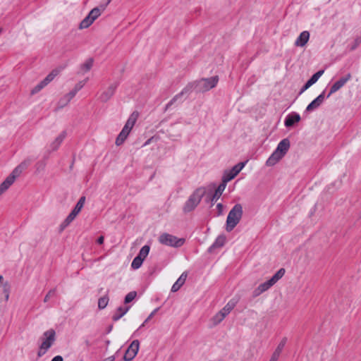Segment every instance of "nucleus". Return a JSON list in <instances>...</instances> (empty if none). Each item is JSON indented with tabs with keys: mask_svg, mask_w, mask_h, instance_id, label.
Listing matches in <instances>:
<instances>
[{
	"mask_svg": "<svg viewBox=\"0 0 361 361\" xmlns=\"http://www.w3.org/2000/svg\"><path fill=\"white\" fill-rule=\"evenodd\" d=\"M310 38V33L308 31L302 32L298 37L295 42V45L297 47H304L308 42Z\"/></svg>",
	"mask_w": 361,
	"mask_h": 361,
	"instance_id": "19",
	"label": "nucleus"
},
{
	"mask_svg": "<svg viewBox=\"0 0 361 361\" xmlns=\"http://www.w3.org/2000/svg\"><path fill=\"white\" fill-rule=\"evenodd\" d=\"M59 70L54 69L51 71V72L49 73L42 81L47 86L49 82H51L54 79V78L59 74Z\"/></svg>",
	"mask_w": 361,
	"mask_h": 361,
	"instance_id": "26",
	"label": "nucleus"
},
{
	"mask_svg": "<svg viewBox=\"0 0 361 361\" xmlns=\"http://www.w3.org/2000/svg\"><path fill=\"white\" fill-rule=\"evenodd\" d=\"M112 0H107L106 2L104 4L100 5V7L102 8V11H104L106 7L108 6V4Z\"/></svg>",
	"mask_w": 361,
	"mask_h": 361,
	"instance_id": "51",
	"label": "nucleus"
},
{
	"mask_svg": "<svg viewBox=\"0 0 361 361\" xmlns=\"http://www.w3.org/2000/svg\"><path fill=\"white\" fill-rule=\"evenodd\" d=\"M73 221V220L70 219L68 216H67L64 221L59 226V232H62L67 226L70 225V224Z\"/></svg>",
	"mask_w": 361,
	"mask_h": 361,
	"instance_id": "39",
	"label": "nucleus"
},
{
	"mask_svg": "<svg viewBox=\"0 0 361 361\" xmlns=\"http://www.w3.org/2000/svg\"><path fill=\"white\" fill-rule=\"evenodd\" d=\"M140 346L138 340H134L127 348L123 359L125 361H131L136 356Z\"/></svg>",
	"mask_w": 361,
	"mask_h": 361,
	"instance_id": "9",
	"label": "nucleus"
},
{
	"mask_svg": "<svg viewBox=\"0 0 361 361\" xmlns=\"http://www.w3.org/2000/svg\"><path fill=\"white\" fill-rule=\"evenodd\" d=\"M71 101L64 95L58 102V109H62L67 106Z\"/></svg>",
	"mask_w": 361,
	"mask_h": 361,
	"instance_id": "38",
	"label": "nucleus"
},
{
	"mask_svg": "<svg viewBox=\"0 0 361 361\" xmlns=\"http://www.w3.org/2000/svg\"><path fill=\"white\" fill-rule=\"evenodd\" d=\"M93 59H88L83 64L81 65V68L85 72L89 71L93 66Z\"/></svg>",
	"mask_w": 361,
	"mask_h": 361,
	"instance_id": "34",
	"label": "nucleus"
},
{
	"mask_svg": "<svg viewBox=\"0 0 361 361\" xmlns=\"http://www.w3.org/2000/svg\"><path fill=\"white\" fill-rule=\"evenodd\" d=\"M118 86V82L111 84L106 90H105L99 96V99L102 102H108L114 94Z\"/></svg>",
	"mask_w": 361,
	"mask_h": 361,
	"instance_id": "11",
	"label": "nucleus"
},
{
	"mask_svg": "<svg viewBox=\"0 0 361 361\" xmlns=\"http://www.w3.org/2000/svg\"><path fill=\"white\" fill-rule=\"evenodd\" d=\"M361 44V35H357L353 42L348 45V49L350 51L356 50Z\"/></svg>",
	"mask_w": 361,
	"mask_h": 361,
	"instance_id": "24",
	"label": "nucleus"
},
{
	"mask_svg": "<svg viewBox=\"0 0 361 361\" xmlns=\"http://www.w3.org/2000/svg\"><path fill=\"white\" fill-rule=\"evenodd\" d=\"M3 279H4L3 276H0V283H1V282H2Z\"/></svg>",
	"mask_w": 361,
	"mask_h": 361,
	"instance_id": "55",
	"label": "nucleus"
},
{
	"mask_svg": "<svg viewBox=\"0 0 361 361\" xmlns=\"http://www.w3.org/2000/svg\"><path fill=\"white\" fill-rule=\"evenodd\" d=\"M186 278L187 274L185 272H183L172 286L171 290V292L175 293L178 291L180 288V287L185 283Z\"/></svg>",
	"mask_w": 361,
	"mask_h": 361,
	"instance_id": "21",
	"label": "nucleus"
},
{
	"mask_svg": "<svg viewBox=\"0 0 361 361\" xmlns=\"http://www.w3.org/2000/svg\"><path fill=\"white\" fill-rule=\"evenodd\" d=\"M127 137H128V135L126 134H123V133L121 131L116 137V145L117 146L121 145L125 142V140H126Z\"/></svg>",
	"mask_w": 361,
	"mask_h": 361,
	"instance_id": "37",
	"label": "nucleus"
},
{
	"mask_svg": "<svg viewBox=\"0 0 361 361\" xmlns=\"http://www.w3.org/2000/svg\"><path fill=\"white\" fill-rule=\"evenodd\" d=\"M66 131L63 130L50 144V146H49L50 151L54 152V151L57 150L59 148V147L61 145L63 140L66 138Z\"/></svg>",
	"mask_w": 361,
	"mask_h": 361,
	"instance_id": "17",
	"label": "nucleus"
},
{
	"mask_svg": "<svg viewBox=\"0 0 361 361\" xmlns=\"http://www.w3.org/2000/svg\"><path fill=\"white\" fill-rule=\"evenodd\" d=\"M324 73V70H320L315 73L312 77L306 82V83L302 87L300 90L299 94H302L305 91H306L309 87H310L312 85H314L319 78L323 75Z\"/></svg>",
	"mask_w": 361,
	"mask_h": 361,
	"instance_id": "13",
	"label": "nucleus"
},
{
	"mask_svg": "<svg viewBox=\"0 0 361 361\" xmlns=\"http://www.w3.org/2000/svg\"><path fill=\"white\" fill-rule=\"evenodd\" d=\"M55 335L56 333L54 329H49L44 333L43 336H44V339L39 346V350L37 353L38 357L44 355L47 350L52 345L55 341Z\"/></svg>",
	"mask_w": 361,
	"mask_h": 361,
	"instance_id": "7",
	"label": "nucleus"
},
{
	"mask_svg": "<svg viewBox=\"0 0 361 361\" xmlns=\"http://www.w3.org/2000/svg\"><path fill=\"white\" fill-rule=\"evenodd\" d=\"M290 140L288 138L283 139L267 160L266 165L268 166H274L287 153L290 148Z\"/></svg>",
	"mask_w": 361,
	"mask_h": 361,
	"instance_id": "2",
	"label": "nucleus"
},
{
	"mask_svg": "<svg viewBox=\"0 0 361 361\" xmlns=\"http://www.w3.org/2000/svg\"><path fill=\"white\" fill-rule=\"evenodd\" d=\"M143 261H144L143 258H141L140 257L136 256L133 259V262L131 263V267L133 269H139L142 266Z\"/></svg>",
	"mask_w": 361,
	"mask_h": 361,
	"instance_id": "31",
	"label": "nucleus"
},
{
	"mask_svg": "<svg viewBox=\"0 0 361 361\" xmlns=\"http://www.w3.org/2000/svg\"><path fill=\"white\" fill-rule=\"evenodd\" d=\"M287 338L286 337L283 338L281 342L279 343L278 346L275 349L274 352L271 355V357L279 360V356L281 353V352L283 350V348L286 343Z\"/></svg>",
	"mask_w": 361,
	"mask_h": 361,
	"instance_id": "23",
	"label": "nucleus"
},
{
	"mask_svg": "<svg viewBox=\"0 0 361 361\" xmlns=\"http://www.w3.org/2000/svg\"><path fill=\"white\" fill-rule=\"evenodd\" d=\"M46 85L41 81L39 84H37L32 90L31 94H35L39 92L41 90H42Z\"/></svg>",
	"mask_w": 361,
	"mask_h": 361,
	"instance_id": "40",
	"label": "nucleus"
},
{
	"mask_svg": "<svg viewBox=\"0 0 361 361\" xmlns=\"http://www.w3.org/2000/svg\"><path fill=\"white\" fill-rule=\"evenodd\" d=\"M85 197L81 196L80 197V199L78 200L75 207L73 209V210L71 212V213L68 215V216L70 218V219L73 221L75 219L77 215L80 213V212L82 209V207L85 204Z\"/></svg>",
	"mask_w": 361,
	"mask_h": 361,
	"instance_id": "15",
	"label": "nucleus"
},
{
	"mask_svg": "<svg viewBox=\"0 0 361 361\" xmlns=\"http://www.w3.org/2000/svg\"><path fill=\"white\" fill-rule=\"evenodd\" d=\"M76 94L77 92H74V90L73 89L71 91H70L68 94L65 95L71 101L76 95Z\"/></svg>",
	"mask_w": 361,
	"mask_h": 361,
	"instance_id": "46",
	"label": "nucleus"
},
{
	"mask_svg": "<svg viewBox=\"0 0 361 361\" xmlns=\"http://www.w3.org/2000/svg\"><path fill=\"white\" fill-rule=\"evenodd\" d=\"M274 284L272 283V281L268 280L261 284H259L258 286L262 290V292L264 293L269 290L271 286H273Z\"/></svg>",
	"mask_w": 361,
	"mask_h": 361,
	"instance_id": "35",
	"label": "nucleus"
},
{
	"mask_svg": "<svg viewBox=\"0 0 361 361\" xmlns=\"http://www.w3.org/2000/svg\"><path fill=\"white\" fill-rule=\"evenodd\" d=\"M55 292H56V288H53V289L50 290L48 292V293L45 295V297L44 298V302H48L49 298H50V297L55 294Z\"/></svg>",
	"mask_w": 361,
	"mask_h": 361,
	"instance_id": "44",
	"label": "nucleus"
},
{
	"mask_svg": "<svg viewBox=\"0 0 361 361\" xmlns=\"http://www.w3.org/2000/svg\"><path fill=\"white\" fill-rule=\"evenodd\" d=\"M85 345H86V346H87V347H90V346L91 345V343H90V341H88V340H86V341H85Z\"/></svg>",
	"mask_w": 361,
	"mask_h": 361,
	"instance_id": "53",
	"label": "nucleus"
},
{
	"mask_svg": "<svg viewBox=\"0 0 361 361\" xmlns=\"http://www.w3.org/2000/svg\"><path fill=\"white\" fill-rule=\"evenodd\" d=\"M285 272V269L281 268L269 280L272 281V283L274 285L279 279H281L284 276Z\"/></svg>",
	"mask_w": 361,
	"mask_h": 361,
	"instance_id": "28",
	"label": "nucleus"
},
{
	"mask_svg": "<svg viewBox=\"0 0 361 361\" xmlns=\"http://www.w3.org/2000/svg\"><path fill=\"white\" fill-rule=\"evenodd\" d=\"M219 77L217 75L208 78H202L199 80L188 84L178 94H176L165 106V111H167L173 104L179 102L181 103L183 100L181 97L184 94H190L193 90L197 92H205L215 87L219 82Z\"/></svg>",
	"mask_w": 361,
	"mask_h": 361,
	"instance_id": "1",
	"label": "nucleus"
},
{
	"mask_svg": "<svg viewBox=\"0 0 361 361\" xmlns=\"http://www.w3.org/2000/svg\"><path fill=\"white\" fill-rule=\"evenodd\" d=\"M351 74L348 73L345 76L335 82L331 87L329 92L326 95V98H329L331 94L342 88L351 79Z\"/></svg>",
	"mask_w": 361,
	"mask_h": 361,
	"instance_id": "10",
	"label": "nucleus"
},
{
	"mask_svg": "<svg viewBox=\"0 0 361 361\" xmlns=\"http://www.w3.org/2000/svg\"><path fill=\"white\" fill-rule=\"evenodd\" d=\"M216 209L218 211V216H220L223 214L224 205L221 203H218L216 204Z\"/></svg>",
	"mask_w": 361,
	"mask_h": 361,
	"instance_id": "47",
	"label": "nucleus"
},
{
	"mask_svg": "<svg viewBox=\"0 0 361 361\" xmlns=\"http://www.w3.org/2000/svg\"><path fill=\"white\" fill-rule=\"evenodd\" d=\"M3 292L5 295L6 300H8L9 298V293H10V287L8 284H5L4 286Z\"/></svg>",
	"mask_w": 361,
	"mask_h": 361,
	"instance_id": "42",
	"label": "nucleus"
},
{
	"mask_svg": "<svg viewBox=\"0 0 361 361\" xmlns=\"http://www.w3.org/2000/svg\"><path fill=\"white\" fill-rule=\"evenodd\" d=\"M237 301L235 300H231L221 311L224 314V315L227 316L231 311L235 307Z\"/></svg>",
	"mask_w": 361,
	"mask_h": 361,
	"instance_id": "25",
	"label": "nucleus"
},
{
	"mask_svg": "<svg viewBox=\"0 0 361 361\" xmlns=\"http://www.w3.org/2000/svg\"><path fill=\"white\" fill-rule=\"evenodd\" d=\"M131 131V129L130 128H128L126 126H123V129L121 130V132L123 133V134H126L128 136L129 133H130Z\"/></svg>",
	"mask_w": 361,
	"mask_h": 361,
	"instance_id": "48",
	"label": "nucleus"
},
{
	"mask_svg": "<svg viewBox=\"0 0 361 361\" xmlns=\"http://www.w3.org/2000/svg\"><path fill=\"white\" fill-rule=\"evenodd\" d=\"M301 119L300 114L297 112H291L288 114L284 121V125L286 128L293 127L296 123Z\"/></svg>",
	"mask_w": 361,
	"mask_h": 361,
	"instance_id": "14",
	"label": "nucleus"
},
{
	"mask_svg": "<svg viewBox=\"0 0 361 361\" xmlns=\"http://www.w3.org/2000/svg\"><path fill=\"white\" fill-rule=\"evenodd\" d=\"M102 11H103L100 6L95 7L90 11L87 16L94 21L101 15Z\"/></svg>",
	"mask_w": 361,
	"mask_h": 361,
	"instance_id": "27",
	"label": "nucleus"
},
{
	"mask_svg": "<svg viewBox=\"0 0 361 361\" xmlns=\"http://www.w3.org/2000/svg\"><path fill=\"white\" fill-rule=\"evenodd\" d=\"M226 316L220 310L212 318L214 324L216 325L222 322Z\"/></svg>",
	"mask_w": 361,
	"mask_h": 361,
	"instance_id": "32",
	"label": "nucleus"
},
{
	"mask_svg": "<svg viewBox=\"0 0 361 361\" xmlns=\"http://www.w3.org/2000/svg\"><path fill=\"white\" fill-rule=\"evenodd\" d=\"M159 310V308H156L154 309L151 313L147 317V319L144 321V322L140 325V326L139 327V329H141L142 328L152 317L155 314V313Z\"/></svg>",
	"mask_w": 361,
	"mask_h": 361,
	"instance_id": "41",
	"label": "nucleus"
},
{
	"mask_svg": "<svg viewBox=\"0 0 361 361\" xmlns=\"http://www.w3.org/2000/svg\"><path fill=\"white\" fill-rule=\"evenodd\" d=\"M226 187V183H225L223 181L219 185V186L217 187L214 193L212 195V196L210 199L212 205H213L214 204V202H216L221 197Z\"/></svg>",
	"mask_w": 361,
	"mask_h": 361,
	"instance_id": "18",
	"label": "nucleus"
},
{
	"mask_svg": "<svg viewBox=\"0 0 361 361\" xmlns=\"http://www.w3.org/2000/svg\"><path fill=\"white\" fill-rule=\"evenodd\" d=\"M1 31H2V29H1V28H0V34L1 33Z\"/></svg>",
	"mask_w": 361,
	"mask_h": 361,
	"instance_id": "57",
	"label": "nucleus"
},
{
	"mask_svg": "<svg viewBox=\"0 0 361 361\" xmlns=\"http://www.w3.org/2000/svg\"><path fill=\"white\" fill-rule=\"evenodd\" d=\"M262 293H263L262 292V290L259 288V287L258 286L257 288H256L253 291H252V298H256L259 295H260Z\"/></svg>",
	"mask_w": 361,
	"mask_h": 361,
	"instance_id": "45",
	"label": "nucleus"
},
{
	"mask_svg": "<svg viewBox=\"0 0 361 361\" xmlns=\"http://www.w3.org/2000/svg\"><path fill=\"white\" fill-rule=\"evenodd\" d=\"M85 84V81H80L74 87V88H73L74 92H76L78 93V92L80 91L84 87Z\"/></svg>",
	"mask_w": 361,
	"mask_h": 361,
	"instance_id": "43",
	"label": "nucleus"
},
{
	"mask_svg": "<svg viewBox=\"0 0 361 361\" xmlns=\"http://www.w3.org/2000/svg\"><path fill=\"white\" fill-rule=\"evenodd\" d=\"M325 99V90L311 102L305 109V112L312 111L319 108Z\"/></svg>",
	"mask_w": 361,
	"mask_h": 361,
	"instance_id": "12",
	"label": "nucleus"
},
{
	"mask_svg": "<svg viewBox=\"0 0 361 361\" xmlns=\"http://www.w3.org/2000/svg\"><path fill=\"white\" fill-rule=\"evenodd\" d=\"M247 162V161L239 162L230 170L225 171L222 177V181L227 184L228 182L233 180L245 167Z\"/></svg>",
	"mask_w": 361,
	"mask_h": 361,
	"instance_id": "8",
	"label": "nucleus"
},
{
	"mask_svg": "<svg viewBox=\"0 0 361 361\" xmlns=\"http://www.w3.org/2000/svg\"><path fill=\"white\" fill-rule=\"evenodd\" d=\"M226 238L224 235H219L212 245L208 248L209 252H213L216 249L221 248L226 243Z\"/></svg>",
	"mask_w": 361,
	"mask_h": 361,
	"instance_id": "16",
	"label": "nucleus"
},
{
	"mask_svg": "<svg viewBox=\"0 0 361 361\" xmlns=\"http://www.w3.org/2000/svg\"><path fill=\"white\" fill-rule=\"evenodd\" d=\"M148 144H149V140H147V141L145 143V145H148Z\"/></svg>",
	"mask_w": 361,
	"mask_h": 361,
	"instance_id": "56",
	"label": "nucleus"
},
{
	"mask_svg": "<svg viewBox=\"0 0 361 361\" xmlns=\"http://www.w3.org/2000/svg\"><path fill=\"white\" fill-rule=\"evenodd\" d=\"M130 306L128 307H118L115 313L112 316V319L114 322H117L123 316H124L129 310Z\"/></svg>",
	"mask_w": 361,
	"mask_h": 361,
	"instance_id": "20",
	"label": "nucleus"
},
{
	"mask_svg": "<svg viewBox=\"0 0 361 361\" xmlns=\"http://www.w3.org/2000/svg\"><path fill=\"white\" fill-rule=\"evenodd\" d=\"M159 242L166 246L172 247H180L183 246L185 242V239L183 238H178L173 235L163 233L159 237Z\"/></svg>",
	"mask_w": 361,
	"mask_h": 361,
	"instance_id": "6",
	"label": "nucleus"
},
{
	"mask_svg": "<svg viewBox=\"0 0 361 361\" xmlns=\"http://www.w3.org/2000/svg\"><path fill=\"white\" fill-rule=\"evenodd\" d=\"M278 360L273 357H271L270 360L269 361H277Z\"/></svg>",
	"mask_w": 361,
	"mask_h": 361,
	"instance_id": "54",
	"label": "nucleus"
},
{
	"mask_svg": "<svg viewBox=\"0 0 361 361\" xmlns=\"http://www.w3.org/2000/svg\"><path fill=\"white\" fill-rule=\"evenodd\" d=\"M138 116H139L138 112L133 111L128 117L124 126L132 130V128H133V126H135V124L137 120Z\"/></svg>",
	"mask_w": 361,
	"mask_h": 361,
	"instance_id": "22",
	"label": "nucleus"
},
{
	"mask_svg": "<svg viewBox=\"0 0 361 361\" xmlns=\"http://www.w3.org/2000/svg\"><path fill=\"white\" fill-rule=\"evenodd\" d=\"M30 164V160H25L13 169L12 173L0 185V195L9 188L16 178L22 173L23 170L27 169Z\"/></svg>",
	"mask_w": 361,
	"mask_h": 361,
	"instance_id": "4",
	"label": "nucleus"
},
{
	"mask_svg": "<svg viewBox=\"0 0 361 361\" xmlns=\"http://www.w3.org/2000/svg\"><path fill=\"white\" fill-rule=\"evenodd\" d=\"M137 296L136 291H130L129 292L125 297L124 303L128 304L132 302Z\"/></svg>",
	"mask_w": 361,
	"mask_h": 361,
	"instance_id": "36",
	"label": "nucleus"
},
{
	"mask_svg": "<svg viewBox=\"0 0 361 361\" xmlns=\"http://www.w3.org/2000/svg\"><path fill=\"white\" fill-rule=\"evenodd\" d=\"M205 193L206 188L204 187H200L195 190L185 202L183 207V212L187 214L193 211L200 204Z\"/></svg>",
	"mask_w": 361,
	"mask_h": 361,
	"instance_id": "3",
	"label": "nucleus"
},
{
	"mask_svg": "<svg viewBox=\"0 0 361 361\" xmlns=\"http://www.w3.org/2000/svg\"><path fill=\"white\" fill-rule=\"evenodd\" d=\"M150 250V247L148 245H144L140 250L137 256L145 259L148 255Z\"/></svg>",
	"mask_w": 361,
	"mask_h": 361,
	"instance_id": "33",
	"label": "nucleus"
},
{
	"mask_svg": "<svg viewBox=\"0 0 361 361\" xmlns=\"http://www.w3.org/2000/svg\"><path fill=\"white\" fill-rule=\"evenodd\" d=\"M243 214V207L240 204H236L229 212L226 219V230L231 232L240 222Z\"/></svg>",
	"mask_w": 361,
	"mask_h": 361,
	"instance_id": "5",
	"label": "nucleus"
},
{
	"mask_svg": "<svg viewBox=\"0 0 361 361\" xmlns=\"http://www.w3.org/2000/svg\"><path fill=\"white\" fill-rule=\"evenodd\" d=\"M94 23L93 20L89 18L87 16L80 23L79 28L80 29H85L89 27Z\"/></svg>",
	"mask_w": 361,
	"mask_h": 361,
	"instance_id": "29",
	"label": "nucleus"
},
{
	"mask_svg": "<svg viewBox=\"0 0 361 361\" xmlns=\"http://www.w3.org/2000/svg\"><path fill=\"white\" fill-rule=\"evenodd\" d=\"M51 361H63V359L61 355H56Z\"/></svg>",
	"mask_w": 361,
	"mask_h": 361,
	"instance_id": "49",
	"label": "nucleus"
},
{
	"mask_svg": "<svg viewBox=\"0 0 361 361\" xmlns=\"http://www.w3.org/2000/svg\"><path fill=\"white\" fill-rule=\"evenodd\" d=\"M115 360V357L114 355L109 356L105 358L103 361H114Z\"/></svg>",
	"mask_w": 361,
	"mask_h": 361,
	"instance_id": "52",
	"label": "nucleus"
},
{
	"mask_svg": "<svg viewBox=\"0 0 361 361\" xmlns=\"http://www.w3.org/2000/svg\"><path fill=\"white\" fill-rule=\"evenodd\" d=\"M104 236H99L97 240V243L99 245H102L104 243Z\"/></svg>",
	"mask_w": 361,
	"mask_h": 361,
	"instance_id": "50",
	"label": "nucleus"
},
{
	"mask_svg": "<svg viewBox=\"0 0 361 361\" xmlns=\"http://www.w3.org/2000/svg\"><path fill=\"white\" fill-rule=\"evenodd\" d=\"M109 300V297L107 295L99 298V300H98L99 309V310L104 309L107 306Z\"/></svg>",
	"mask_w": 361,
	"mask_h": 361,
	"instance_id": "30",
	"label": "nucleus"
}]
</instances>
